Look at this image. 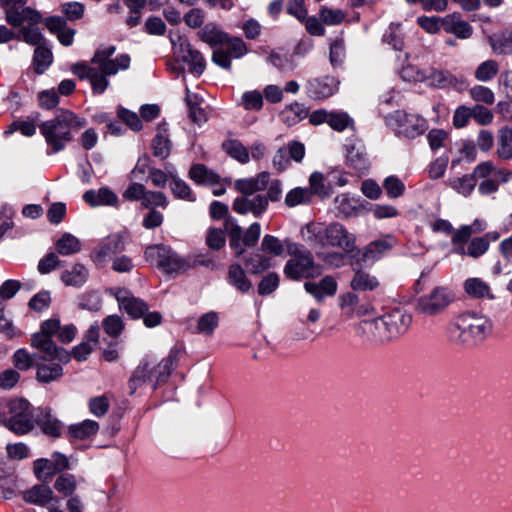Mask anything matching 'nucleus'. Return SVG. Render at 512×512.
<instances>
[{
  "label": "nucleus",
  "mask_w": 512,
  "mask_h": 512,
  "mask_svg": "<svg viewBox=\"0 0 512 512\" xmlns=\"http://www.w3.org/2000/svg\"><path fill=\"white\" fill-rule=\"evenodd\" d=\"M300 233L303 240L316 249L317 258L331 268L344 266L347 256L360 252L356 236L339 222L328 225L310 222L301 228Z\"/></svg>",
  "instance_id": "obj_1"
},
{
  "label": "nucleus",
  "mask_w": 512,
  "mask_h": 512,
  "mask_svg": "<svg viewBox=\"0 0 512 512\" xmlns=\"http://www.w3.org/2000/svg\"><path fill=\"white\" fill-rule=\"evenodd\" d=\"M115 51L114 45H101L91 59L94 66L87 62H78L72 65L71 71L80 80H88L94 94H103L109 86L108 76L130 67L131 58L128 54H119L111 59Z\"/></svg>",
  "instance_id": "obj_2"
},
{
  "label": "nucleus",
  "mask_w": 512,
  "mask_h": 512,
  "mask_svg": "<svg viewBox=\"0 0 512 512\" xmlns=\"http://www.w3.org/2000/svg\"><path fill=\"white\" fill-rule=\"evenodd\" d=\"M493 331V322L486 315L467 311L456 316L448 325L447 335L455 345L474 346L482 343Z\"/></svg>",
  "instance_id": "obj_3"
},
{
  "label": "nucleus",
  "mask_w": 512,
  "mask_h": 512,
  "mask_svg": "<svg viewBox=\"0 0 512 512\" xmlns=\"http://www.w3.org/2000/svg\"><path fill=\"white\" fill-rule=\"evenodd\" d=\"M267 174L258 173L254 177L238 179L234 183L235 189L241 194L232 203L234 212L240 215L252 214L255 218L261 217L268 209L264 194H259L266 189Z\"/></svg>",
  "instance_id": "obj_4"
},
{
  "label": "nucleus",
  "mask_w": 512,
  "mask_h": 512,
  "mask_svg": "<svg viewBox=\"0 0 512 512\" xmlns=\"http://www.w3.org/2000/svg\"><path fill=\"white\" fill-rule=\"evenodd\" d=\"M85 125V119L78 117L70 110H60L53 119L42 122L39 125L40 133L51 148L47 154L64 150L73 140L72 131L79 130Z\"/></svg>",
  "instance_id": "obj_5"
},
{
  "label": "nucleus",
  "mask_w": 512,
  "mask_h": 512,
  "mask_svg": "<svg viewBox=\"0 0 512 512\" xmlns=\"http://www.w3.org/2000/svg\"><path fill=\"white\" fill-rule=\"evenodd\" d=\"M35 413L24 399H0V423L16 434H26L34 428Z\"/></svg>",
  "instance_id": "obj_6"
},
{
  "label": "nucleus",
  "mask_w": 512,
  "mask_h": 512,
  "mask_svg": "<svg viewBox=\"0 0 512 512\" xmlns=\"http://www.w3.org/2000/svg\"><path fill=\"white\" fill-rule=\"evenodd\" d=\"M290 259L286 262L283 273L291 280L314 278L321 274V269L315 263L312 252L299 243L285 240Z\"/></svg>",
  "instance_id": "obj_7"
},
{
  "label": "nucleus",
  "mask_w": 512,
  "mask_h": 512,
  "mask_svg": "<svg viewBox=\"0 0 512 512\" xmlns=\"http://www.w3.org/2000/svg\"><path fill=\"white\" fill-rule=\"evenodd\" d=\"M61 323L58 318H50L41 323L40 331L32 335V347L44 353L43 360H58L62 363H68L71 354L62 347H58L53 341L52 336L59 333Z\"/></svg>",
  "instance_id": "obj_8"
},
{
  "label": "nucleus",
  "mask_w": 512,
  "mask_h": 512,
  "mask_svg": "<svg viewBox=\"0 0 512 512\" xmlns=\"http://www.w3.org/2000/svg\"><path fill=\"white\" fill-rule=\"evenodd\" d=\"M177 355L178 352L172 350L156 366L150 367L149 363L138 366L129 381L132 392L146 382L152 383V388L156 389L157 385L164 382L171 374Z\"/></svg>",
  "instance_id": "obj_9"
},
{
  "label": "nucleus",
  "mask_w": 512,
  "mask_h": 512,
  "mask_svg": "<svg viewBox=\"0 0 512 512\" xmlns=\"http://www.w3.org/2000/svg\"><path fill=\"white\" fill-rule=\"evenodd\" d=\"M455 299L450 287L438 285L416 299L415 311L425 317H436L443 314Z\"/></svg>",
  "instance_id": "obj_10"
},
{
  "label": "nucleus",
  "mask_w": 512,
  "mask_h": 512,
  "mask_svg": "<svg viewBox=\"0 0 512 512\" xmlns=\"http://www.w3.org/2000/svg\"><path fill=\"white\" fill-rule=\"evenodd\" d=\"M386 124L394 131L396 136L414 139L428 128L425 118L416 113H409L404 110H396L386 116Z\"/></svg>",
  "instance_id": "obj_11"
},
{
  "label": "nucleus",
  "mask_w": 512,
  "mask_h": 512,
  "mask_svg": "<svg viewBox=\"0 0 512 512\" xmlns=\"http://www.w3.org/2000/svg\"><path fill=\"white\" fill-rule=\"evenodd\" d=\"M145 258L166 274H179L188 270L191 265L165 245H152L146 248Z\"/></svg>",
  "instance_id": "obj_12"
},
{
  "label": "nucleus",
  "mask_w": 512,
  "mask_h": 512,
  "mask_svg": "<svg viewBox=\"0 0 512 512\" xmlns=\"http://www.w3.org/2000/svg\"><path fill=\"white\" fill-rule=\"evenodd\" d=\"M493 172H496L503 181H505L509 175V173L505 171L494 170L492 161H483L475 166L471 174H465L462 177L451 180L450 186L459 194L467 197L475 189L478 178H486Z\"/></svg>",
  "instance_id": "obj_13"
},
{
  "label": "nucleus",
  "mask_w": 512,
  "mask_h": 512,
  "mask_svg": "<svg viewBox=\"0 0 512 512\" xmlns=\"http://www.w3.org/2000/svg\"><path fill=\"white\" fill-rule=\"evenodd\" d=\"M221 45L222 47L213 51L212 61L227 70L231 69V58H241L248 52L246 44L238 37L227 36L225 43Z\"/></svg>",
  "instance_id": "obj_14"
},
{
  "label": "nucleus",
  "mask_w": 512,
  "mask_h": 512,
  "mask_svg": "<svg viewBox=\"0 0 512 512\" xmlns=\"http://www.w3.org/2000/svg\"><path fill=\"white\" fill-rule=\"evenodd\" d=\"M261 235V226L258 222L252 223L245 232L239 225H235L229 231L230 247L237 255L244 253L243 246L253 247Z\"/></svg>",
  "instance_id": "obj_15"
},
{
  "label": "nucleus",
  "mask_w": 512,
  "mask_h": 512,
  "mask_svg": "<svg viewBox=\"0 0 512 512\" xmlns=\"http://www.w3.org/2000/svg\"><path fill=\"white\" fill-rule=\"evenodd\" d=\"M113 295L120 309L126 311L132 318H140L148 311L147 304L143 300L133 296L131 292L126 289H113Z\"/></svg>",
  "instance_id": "obj_16"
},
{
  "label": "nucleus",
  "mask_w": 512,
  "mask_h": 512,
  "mask_svg": "<svg viewBox=\"0 0 512 512\" xmlns=\"http://www.w3.org/2000/svg\"><path fill=\"white\" fill-rule=\"evenodd\" d=\"M346 159L348 165L358 173L368 170L370 163L366 153L365 145L361 140H350L346 145Z\"/></svg>",
  "instance_id": "obj_17"
},
{
  "label": "nucleus",
  "mask_w": 512,
  "mask_h": 512,
  "mask_svg": "<svg viewBox=\"0 0 512 512\" xmlns=\"http://www.w3.org/2000/svg\"><path fill=\"white\" fill-rule=\"evenodd\" d=\"M124 249V244L119 235H110L100 242L92 252L93 261L98 264H104L108 258L121 252Z\"/></svg>",
  "instance_id": "obj_18"
},
{
  "label": "nucleus",
  "mask_w": 512,
  "mask_h": 512,
  "mask_svg": "<svg viewBox=\"0 0 512 512\" xmlns=\"http://www.w3.org/2000/svg\"><path fill=\"white\" fill-rule=\"evenodd\" d=\"M383 319L387 325L392 340L404 334L408 330L412 321L411 315L400 309H395L383 315Z\"/></svg>",
  "instance_id": "obj_19"
},
{
  "label": "nucleus",
  "mask_w": 512,
  "mask_h": 512,
  "mask_svg": "<svg viewBox=\"0 0 512 512\" xmlns=\"http://www.w3.org/2000/svg\"><path fill=\"white\" fill-rule=\"evenodd\" d=\"M338 88V83L332 77L315 78L307 82V95L313 99H325L332 96Z\"/></svg>",
  "instance_id": "obj_20"
},
{
  "label": "nucleus",
  "mask_w": 512,
  "mask_h": 512,
  "mask_svg": "<svg viewBox=\"0 0 512 512\" xmlns=\"http://www.w3.org/2000/svg\"><path fill=\"white\" fill-rule=\"evenodd\" d=\"M304 288L318 302H322L325 297H333L336 294L338 285L333 276L327 275L317 283L306 282Z\"/></svg>",
  "instance_id": "obj_21"
},
{
  "label": "nucleus",
  "mask_w": 512,
  "mask_h": 512,
  "mask_svg": "<svg viewBox=\"0 0 512 512\" xmlns=\"http://www.w3.org/2000/svg\"><path fill=\"white\" fill-rule=\"evenodd\" d=\"M442 29L446 33L455 35L459 39H468L473 34V27L456 12L443 17Z\"/></svg>",
  "instance_id": "obj_22"
},
{
  "label": "nucleus",
  "mask_w": 512,
  "mask_h": 512,
  "mask_svg": "<svg viewBox=\"0 0 512 512\" xmlns=\"http://www.w3.org/2000/svg\"><path fill=\"white\" fill-rule=\"evenodd\" d=\"M361 329L372 341L386 343L392 340L383 316L363 321Z\"/></svg>",
  "instance_id": "obj_23"
},
{
  "label": "nucleus",
  "mask_w": 512,
  "mask_h": 512,
  "mask_svg": "<svg viewBox=\"0 0 512 512\" xmlns=\"http://www.w3.org/2000/svg\"><path fill=\"white\" fill-rule=\"evenodd\" d=\"M83 200L91 207L112 206L117 207L119 204L118 196L115 192L107 187L98 190H87L83 194Z\"/></svg>",
  "instance_id": "obj_24"
},
{
  "label": "nucleus",
  "mask_w": 512,
  "mask_h": 512,
  "mask_svg": "<svg viewBox=\"0 0 512 512\" xmlns=\"http://www.w3.org/2000/svg\"><path fill=\"white\" fill-rule=\"evenodd\" d=\"M23 499L27 503L40 507H45L52 501L57 503V499L54 497L53 490L51 487L45 484H38L24 491Z\"/></svg>",
  "instance_id": "obj_25"
},
{
  "label": "nucleus",
  "mask_w": 512,
  "mask_h": 512,
  "mask_svg": "<svg viewBox=\"0 0 512 512\" xmlns=\"http://www.w3.org/2000/svg\"><path fill=\"white\" fill-rule=\"evenodd\" d=\"M394 245L395 240L392 236L372 241L364 247L361 253V261L374 262L391 250Z\"/></svg>",
  "instance_id": "obj_26"
},
{
  "label": "nucleus",
  "mask_w": 512,
  "mask_h": 512,
  "mask_svg": "<svg viewBox=\"0 0 512 512\" xmlns=\"http://www.w3.org/2000/svg\"><path fill=\"white\" fill-rule=\"evenodd\" d=\"M41 428L42 432L48 436L57 438L61 435L62 424L51 415L49 411L36 409V413L34 416V424Z\"/></svg>",
  "instance_id": "obj_27"
},
{
  "label": "nucleus",
  "mask_w": 512,
  "mask_h": 512,
  "mask_svg": "<svg viewBox=\"0 0 512 512\" xmlns=\"http://www.w3.org/2000/svg\"><path fill=\"white\" fill-rule=\"evenodd\" d=\"M493 168L496 171H505L509 173V175L507 176V179L505 181H503L502 178L498 176L496 172L491 173L490 176L486 178H479L480 180H482L478 185V192L481 195L486 196L496 193L499 190L500 184L507 183L512 179V170L505 167H497L494 163Z\"/></svg>",
  "instance_id": "obj_28"
},
{
  "label": "nucleus",
  "mask_w": 512,
  "mask_h": 512,
  "mask_svg": "<svg viewBox=\"0 0 512 512\" xmlns=\"http://www.w3.org/2000/svg\"><path fill=\"white\" fill-rule=\"evenodd\" d=\"M466 294L473 299H494L490 285L480 278H468L463 284Z\"/></svg>",
  "instance_id": "obj_29"
},
{
  "label": "nucleus",
  "mask_w": 512,
  "mask_h": 512,
  "mask_svg": "<svg viewBox=\"0 0 512 512\" xmlns=\"http://www.w3.org/2000/svg\"><path fill=\"white\" fill-rule=\"evenodd\" d=\"M182 52L183 60L189 65L190 72L200 76L206 67V61L203 55L189 43L182 44Z\"/></svg>",
  "instance_id": "obj_30"
},
{
  "label": "nucleus",
  "mask_w": 512,
  "mask_h": 512,
  "mask_svg": "<svg viewBox=\"0 0 512 512\" xmlns=\"http://www.w3.org/2000/svg\"><path fill=\"white\" fill-rule=\"evenodd\" d=\"M228 283L241 293H247L252 288L251 281L247 278L240 264H231L227 273Z\"/></svg>",
  "instance_id": "obj_31"
},
{
  "label": "nucleus",
  "mask_w": 512,
  "mask_h": 512,
  "mask_svg": "<svg viewBox=\"0 0 512 512\" xmlns=\"http://www.w3.org/2000/svg\"><path fill=\"white\" fill-rule=\"evenodd\" d=\"M189 177L197 184L216 185L220 183V176L203 164H194L189 170Z\"/></svg>",
  "instance_id": "obj_32"
},
{
  "label": "nucleus",
  "mask_w": 512,
  "mask_h": 512,
  "mask_svg": "<svg viewBox=\"0 0 512 512\" xmlns=\"http://www.w3.org/2000/svg\"><path fill=\"white\" fill-rule=\"evenodd\" d=\"M99 424L94 420H84L80 423L70 425L68 434L72 439L85 440L97 434Z\"/></svg>",
  "instance_id": "obj_33"
},
{
  "label": "nucleus",
  "mask_w": 512,
  "mask_h": 512,
  "mask_svg": "<svg viewBox=\"0 0 512 512\" xmlns=\"http://www.w3.org/2000/svg\"><path fill=\"white\" fill-rule=\"evenodd\" d=\"M308 116L307 109L300 103L294 102L287 105L280 112L281 121L287 126H294Z\"/></svg>",
  "instance_id": "obj_34"
},
{
  "label": "nucleus",
  "mask_w": 512,
  "mask_h": 512,
  "mask_svg": "<svg viewBox=\"0 0 512 512\" xmlns=\"http://www.w3.org/2000/svg\"><path fill=\"white\" fill-rule=\"evenodd\" d=\"M88 278V270L80 263L72 266L71 270H65L61 274V280L67 286L80 287L85 284Z\"/></svg>",
  "instance_id": "obj_35"
},
{
  "label": "nucleus",
  "mask_w": 512,
  "mask_h": 512,
  "mask_svg": "<svg viewBox=\"0 0 512 512\" xmlns=\"http://www.w3.org/2000/svg\"><path fill=\"white\" fill-rule=\"evenodd\" d=\"M153 155L160 159H166L171 152V141L165 127L159 126L158 132L152 143Z\"/></svg>",
  "instance_id": "obj_36"
},
{
  "label": "nucleus",
  "mask_w": 512,
  "mask_h": 512,
  "mask_svg": "<svg viewBox=\"0 0 512 512\" xmlns=\"http://www.w3.org/2000/svg\"><path fill=\"white\" fill-rule=\"evenodd\" d=\"M36 369V379L42 383L57 381L63 375V369L57 363L36 364Z\"/></svg>",
  "instance_id": "obj_37"
},
{
  "label": "nucleus",
  "mask_w": 512,
  "mask_h": 512,
  "mask_svg": "<svg viewBox=\"0 0 512 512\" xmlns=\"http://www.w3.org/2000/svg\"><path fill=\"white\" fill-rule=\"evenodd\" d=\"M244 265L251 274H259L273 266L272 260L264 253H252L244 259Z\"/></svg>",
  "instance_id": "obj_38"
},
{
  "label": "nucleus",
  "mask_w": 512,
  "mask_h": 512,
  "mask_svg": "<svg viewBox=\"0 0 512 512\" xmlns=\"http://www.w3.org/2000/svg\"><path fill=\"white\" fill-rule=\"evenodd\" d=\"M496 154L504 161L512 159V135L508 131V126L498 130Z\"/></svg>",
  "instance_id": "obj_39"
},
{
  "label": "nucleus",
  "mask_w": 512,
  "mask_h": 512,
  "mask_svg": "<svg viewBox=\"0 0 512 512\" xmlns=\"http://www.w3.org/2000/svg\"><path fill=\"white\" fill-rule=\"evenodd\" d=\"M336 208L343 217L354 215L360 208L359 199L348 193H343L335 198Z\"/></svg>",
  "instance_id": "obj_40"
},
{
  "label": "nucleus",
  "mask_w": 512,
  "mask_h": 512,
  "mask_svg": "<svg viewBox=\"0 0 512 512\" xmlns=\"http://www.w3.org/2000/svg\"><path fill=\"white\" fill-rule=\"evenodd\" d=\"M197 34L201 41L207 43L211 47L224 44L227 39V34L220 31L213 24L205 25Z\"/></svg>",
  "instance_id": "obj_41"
},
{
  "label": "nucleus",
  "mask_w": 512,
  "mask_h": 512,
  "mask_svg": "<svg viewBox=\"0 0 512 512\" xmlns=\"http://www.w3.org/2000/svg\"><path fill=\"white\" fill-rule=\"evenodd\" d=\"M55 245L57 253L63 256L73 255L81 250L80 240L70 233H64Z\"/></svg>",
  "instance_id": "obj_42"
},
{
  "label": "nucleus",
  "mask_w": 512,
  "mask_h": 512,
  "mask_svg": "<svg viewBox=\"0 0 512 512\" xmlns=\"http://www.w3.org/2000/svg\"><path fill=\"white\" fill-rule=\"evenodd\" d=\"M169 175L171 178L170 189L173 195L178 199L194 202L196 200V195L190 186L182 179L176 177L174 174L169 173Z\"/></svg>",
  "instance_id": "obj_43"
},
{
  "label": "nucleus",
  "mask_w": 512,
  "mask_h": 512,
  "mask_svg": "<svg viewBox=\"0 0 512 512\" xmlns=\"http://www.w3.org/2000/svg\"><path fill=\"white\" fill-rule=\"evenodd\" d=\"M378 286L377 278L364 271H357L351 280V288L356 291H372Z\"/></svg>",
  "instance_id": "obj_44"
},
{
  "label": "nucleus",
  "mask_w": 512,
  "mask_h": 512,
  "mask_svg": "<svg viewBox=\"0 0 512 512\" xmlns=\"http://www.w3.org/2000/svg\"><path fill=\"white\" fill-rule=\"evenodd\" d=\"M427 80L430 85L437 88L456 87L459 82L456 76L446 70L431 71L429 76H427Z\"/></svg>",
  "instance_id": "obj_45"
},
{
  "label": "nucleus",
  "mask_w": 512,
  "mask_h": 512,
  "mask_svg": "<svg viewBox=\"0 0 512 512\" xmlns=\"http://www.w3.org/2000/svg\"><path fill=\"white\" fill-rule=\"evenodd\" d=\"M311 199L312 192L308 188L296 187L288 191L284 203L289 208H293L298 205H306L310 203Z\"/></svg>",
  "instance_id": "obj_46"
},
{
  "label": "nucleus",
  "mask_w": 512,
  "mask_h": 512,
  "mask_svg": "<svg viewBox=\"0 0 512 512\" xmlns=\"http://www.w3.org/2000/svg\"><path fill=\"white\" fill-rule=\"evenodd\" d=\"M219 317L216 312L210 311L203 314L197 321L195 333L210 336L218 327Z\"/></svg>",
  "instance_id": "obj_47"
},
{
  "label": "nucleus",
  "mask_w": 512,
  "mask_h": 512,
  "mask_svg": "<svg viewBox=\"0 0 512 512\" xmlns=\"http://www.w3.org/2000/svg\"><path fill=\"white\" fill-rule=\"evenodd\" d=\"M52 52L43 46H38L33 55V66L37 74L44 73L52 63Z\"/></svg>",
  "instance_id": "obj_48"
},
{
  "label": "nucleus",
  "mask_w": 512,
  "mask_h": 512,
  "mask_svg": "<svg viewBox=\"0 0 512 512\" xmlns=\"http://www.w3.org/2000/svg\"><path fill=\"white\" fill-rule=\"evenodd\" d=\"M169 204L167 196L161 191L146 190L141 206L145 209H166Z\"/></svg>",
  "instance_id": "obj_49"
},
{
  "label": "nucleus",
  "mask_w": 512,
  "mask_h": 512,
  "mask_svg": "<svg viewBox=\"0 0 512 512\" xmlns=\"http://www.w3.org/2000/svg\"><path fill=\"white\" fill-rule=\"evenodd\" d=\"M224 151L240 163L249 161L248 150L237 140H227L222 144Z\"/></svg>",
  "instance_id": "obj_50"
},
{
  "label": "nucleus",
  "mask_w": 512,
  "mask_h": 512,
  "mask_svg": "<svg viewBox=\"0 0 512 512\" xmlns=\"http://www.w3.org/2000/svg\"><path fill=\"white\" fill-rule=\"evenodd\" d=\"M328 125L338 132L347 128L354 129V121L346 112H330Z\"/></svg>",
  "instance_id": "obj_51"
},
{
  "label": "nucleus",
  "mask_w": 512,
  "mask_h": 512,
  "mask_svg": "<svg viewBox=\"0 0 512 512\" xmlns=\"http://www.w3.org/2000/svg\"><path fill=\"white\" fill-rule=\"evenodd\" d=\"M499 71V65L495 60H486L482 62L475 71V78L480 82L492 80Z\"/></svg>",
  "instance_id": "obj_52"
},
{
  "label": "nucleus",
  "mask_w": 512,
  "mask_h": 512,
  "mask_svg": "<svg viewBox=\"0 0 512 512\" xmlns=\"http://www.w3.org/2000/svg\"><path fill=\"white\" fill-rule=\"evenodd\" d=\"M286 243H282L276 236L266 234L261 242L260 249L264 254L280 256L285 250Z\"/></svg>",
  "instance_id": "obj_53"
},
{
  "label": "nucleus",
  "mask_w": 512,
  "mask_h": 512,
  "mask_svg": "<svg viewBox=\"0 0 512 512\" xmlns=\"http://www.w3.org/2000/svg\"><path fill=\"white\" fill-rule=\"evenodd\" d=\"M16 17L18 19L16 23H9L13 27H20L24 23H28L29 25H36L42 21V16L38 11L24 6L17 10Z\"/></svg>",
  "instance_id": "obj_54"
},
{
  "label": "nucleus",
  "mask_w": 512,
  "mask_h": 512,
  "mask_svg": "<svg viewBox=\"0 0 512 512\" xmlns=\"http://www.w3.org/2000/svg\"><path fill=\"white\" fill-rule=\"evenodd\" d=\"M262 173L267 174V184L266 189L267 193L264 194V197L267 201V206H269V201L278 202L283 194V182L280 179H271V174L267 171H263Z\"/></svg>",
  "instance_id": "obj_55"
},
{
  "label": "nucleus",
  "mask_w": 512,
  "mask_h": 512,
  "mask_svg": "<svg viewBox=\"0 0 512 512\" xmlns=\"http://www.w3.org/2000/svg\"><path fill=\"white\" fill-rule=\"evenodd\" d=\"M383 187L387 196L392 199L401 197L405 192V184L395 175L385 178Z\"/></svg>",
  "instance_id": "obj_56"
},
{
  "label": "nucleus",
  "mask_w": 512,
  "mask_h": 512,
  "mask_svg": "<svg viewBox=\"0 0 512 512\" xmlns=\"http://www.w3.org/2000/svg\"><path fill=\"white\" fill-rule=\"evenodd\" d=\"M471 99L478 103H484L486 105H492L495 102L494 92L486 86L475 85L469 90Z\"/></svg>",
  "instance_id": "obj_57"
},
{
  "label": "nucleus",
  "mask_w": 512,
  "mask_h": 512,
  "mask_svg": "<svg viewBox=\"0 0 512 512\" xmlns=\"http://www.w3.org/2000/svg\"><path fill=\"white\" fill-rule=\"evenodd\" d=\"M427 140L431 150L437 151L447 146L449 133L443 129H432L427 134Z\"/></svg>",
  "instance_id": "obj_58"
},
{
  "label": "nucleus",
  "mask_w": 512,
  "mask_h": 512,
  "mask_svg": "<svg viewBox=\"0 0 512 512\" xmlns=\"http://www.w3.org/2000/svg\"><path fill=\"white\" fill-rule=\"evenodd\" d=\"M197 99L196 95L190 94L187 89L186 102L189 107V116L193 122L196 124H201L207 121V116L205 111L198 106L197 102L194 101Z\"/></svg>",
  "instance_id": "obj_59"
},
{
  "label": "nucleus",
  "mask_w": 512,
  "mask_h": 512,
  "mask_svg": "<svg viewBox=\"0 0 512 512\" xmlns=\"http://www.w3.org/2000/svg\"><path fill=\"white\" fill-rule=\"evenodd\" d=\"M54 487L64 496H71L77 487L76 479L71 474L61 475L56 479Z\"/></svg>",
  "instance_id": "obj_60"
},
{
  "label": "nucleus",
  "mask_w": 512,
  "mask_h": 512,
  "mask_svg": "<svg viewBox=\"0 0 512 512\" xmlns=\"http://www.w3.org/2000/svg\"><path fill=\"white\" fill-rule=\"evenodd\" d=\"M310 188L312 196L314 194L320 197H327L330 195V188L324 184V176L321 172H313L309 177Z\"/></svg>",
  "instance_id": "obj_61"
},
{
  "label": "nucleus",
  "mask_w": 512,
  "mask_h": 512,
  "mask_svg": "<svg viewBox=\"0 0 512 512\" xmlns=\"http://www.w3.org/2000/svg\"><path fill=\"white\" fill-rule=\"evenodd\" d=\"M319 17L326 25H339L344 21L345 13L341 9L322 7L319 12Z\"/></svg>",
  "instance_id": "obj_62"
},
{
  "label": "nucleus",
  "mask_w": 512,
  "mask_h": 512,
  "mask_svg": "<svg viewBox=\"0 0 512 512\" xmlns=\"http://www.w3.org/2000/svg\"><path fill=\"white\" fill-rule=\"evenodd\" d=\"M489 241L484 237L473 238L467 245V256L471 258H479L489 249Z\"/></svg>",
  "instance_id": "obj_63"
},
{
  "label": "nucleus",
  "mask_w": 512,
  "mask_h": 512,
  "mask_svg": "<svg viewBox=\"0 0 512 512\" xmlns=\"http://www.w3.org/2000/svg\"><path fill=\"white\" fill-rule=\"evenodd\" d=\"M279 275L275 272H271L264 276L258 284V293L262 296H266L274 292L279 286Z\"/></svg>",
  "instance_id": "obj_64"
}]
</instances>
